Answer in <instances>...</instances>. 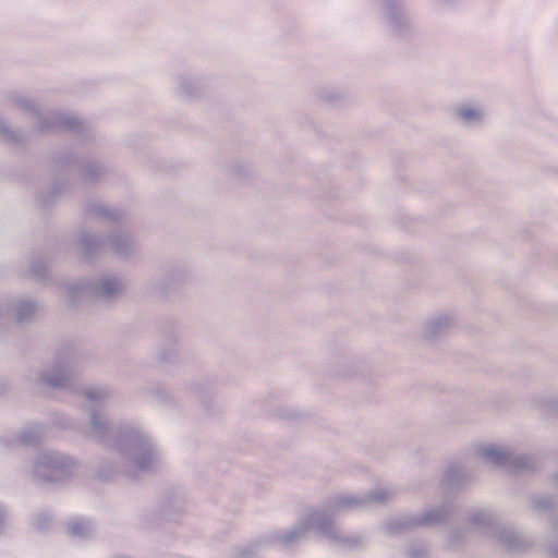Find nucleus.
<instances>
[{
  "mask_svg": "<svg viewBox=\"0 0 558 558\" xmlns=\"http://www.w3.org/2000/svg\"><path fill=\"white\" fill-rule=\"evenodd\" d=\"M485 456L495 461V462H500L504 460L505 458V454L502 451H500L499 449L497 448H488L485 450Z\"/></svg>",
  "mask_w": 558,
  "mask_h": 558,
  "instance_id": "nucleus-1",
  "label": "nucleus"
},
{
  "mask_svg": "<svg viewBox=\"0 0 558 558\" xmlns=\"http://www.w3.org/2000/svg\"><path fill=\"white\" fill-rule=\"evenodd\" d=\"M461 117L463 119H472V118L477 117V112L475 110H472V109H465V110L461 111Z\"/></svg>",
  "mask_w": 558,
  "mask_h": 558,
  "instance_id": "nucleus-2",
  "label": "nucleus"
}]
</instances>
